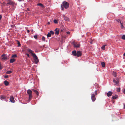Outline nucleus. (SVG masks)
Segmentation results:
<instances>
[{"label":"nucleus","mask_w":125,"mask_h":125,"mask_svg":"<svg viewBox=\"0 0 125 125\" xmlns=\"http://www.w3.org/2000/svg\"><path fill=\"white\" fill-rule=\"evenodd\" d=\"M114 83H115L116 84H118L119 83V79L117 78H115V79H113V80Z\"/></svg>","instance_id":"0eeeda50"},{"label":"nucleus","mask_w":125,"mask_h":125,"mask_svg":"<svg viewBox=\"0 0 125 125\" xmlns=\"http://www.w3.org/2000/svg\"><path fill=\"white\" fill-rule=\"evenodd\" d=\"M117 92H119L120 91V88H118L117 89Z\"/></svg>","instance_id":"473e14b6"},{"label":"nucleus","mask_w":125,"mask_h":125,"mask_svg":"<svg viewBox=\"0 0 125 125\" xmlns=\"http://www.w3.org/2000/svg\"><path fill=\"white\" fill-rule=\"evenodd\" d=\"M34 37L35 39H36L37 38V35H35L34 36Z\"/></svg>","instance_id":"72a5a7b5"},{"label":"nucleus","mask_w":125,"mask_h":125,"mask_svg":"<svg viewBox=\"0 0 125 125\" xmlns=\"http://www.w3.org/2000/svg\"><path fill=\"white\" fill-rule=\"evenodd\" d=\"M55 33L56 34H58L59 33V31L57 28H56L55 30Z\"/></svg>","instance_id":"a211bd4d"},{"label":"nucleus","mask_w":125,"mask_h":125,"mask_svg":"<svg viewBox=\"0 0 125 125\" xmlns=\"http://www.w3.org/2000/svg\"><path fill=\"white\" fill-rule=\"evenodd\" d=\"M70 32L69 31H67V33L68 34H70Z\"/></svg>","instance_id":"4c0bfd02"},{"label":"nucleus","mask_w":125,"mask_h":125,"mask_svg":"<svg viewBox=\"0 0 125 125\" xmlns=\"http://www.w3.org/2000/svg\"><path fill=\"white\" fill-rule=\"evenodd\" d=\"M49 32H50V34H51H51L52 35V34H54V32L53 31H50Z\"/></svg>","instance_id":"bb28decb"},{"label":"nucleus","mask_w":125,"mask_h":125,"mask_svg":"<svg viewBox=\"0 0 125 125\" xmlns=\"http://www.w3.org/2000/svg\"><path fill=\"white\" fill-rule=\"evenodd\" d=\"M55 23H58L57 21L56 20H54L53 21Z\"/></svg>","instance_id":"7c9ffc66"},{"label":"nucleus","mask_w":125,"mask_h":125,"mask_svg":"<svg viewBox=\"0 0 125 125\" xmlns=\"http://www.w3.org/2000/svg\"><path fill=\"white\" fill-rule=\"evenodd\" d=\"M27 32L28 33H29L30 32V31L29 30H27Z\"/></svg>","instance_id":"79ce46f5"},{"label":"nucleus","mask_w":125,"mask_h":125,"mask_svg":"<svg viewBox=\"0 0 125 125\" xmlns=\"http://www.w3.org/2000/svg\"><path fill=\"white\" fill-rule=\"evenodd\" d=\"M76 56L78 57H81L82 55L81 52L80 51H78L77 52Z\"/></svg>","instance_id":"9d476101"},{"label":"nucleus","mask_w":125,"mask_h":125,"mask_svg":"<svg viewBox=\"0 0 125 125\" xmlns=\"http://www.w3.org/2000/svg\"><path fill=\"white\" fill-rule=\"evenodd\" d=\"M91 99L93 102H94L96 99L95 95L94 94H92L91 95Z\"/></svg>","instance_id":"6e6552de"},{"label":"nucleus","mask_w":125,"mask_h":125,"mask_svg":"<svg viewBox=\"0 0 125 125\" xmlns=\"http://www.w3.org/2000/svg\"><path fill=\"white\" fill-rule=\"evenodd\" d=\"M8 77V76H5V78H7Z\"/></svg>","instance_id":"c03bdc74"},{"label":"nucleus","mask_w":125,"mask_h":125,"mask_svg":"<svg viewBox=\"0 0 125 125\" xmlns=\"http://www.w3.org/2000/svg\"><path fill=\"white\" fill-rule=\"evenodd\" d=\"M33 31V30H31V31Z\"/></svg>","instance_id":"49530a36"},{"label":"nucleus","mask_w":125,"mask_h":125,"mask_svg":"<svg viewBox=\"0 0 125 125\" xmlns=\"http://www.w3.org/2000/svg\"><path fill=\"white\" fill-rule=\"evenodd\" d=\"M15 61V59L14 58L11 59L10 60V63H12Z\"/></svg>","instance_id":"f3484780"},{"label":"nucleus","mask_w":125,"mask_h":125,"mask_svg":"<svg viewBox=\"0 0 125 125\" xmlns=\"http://www.w3.org/2000/svg\"><path fill=\"white\" fill-rule=\"evenodd\" d=\"M73 45L74 47L76 48L79 47L80 46V45L79 43H76L75 42H73Z\"/></svg>","instance_id":"423d86ee"},{"label":"nucleus","mask_w":125,"mask_h":125,"mask_svg":"<svg viewBox=\"0 0 125 125\" xmlns=\"http://www.w3.org/2000/svg\"><path fill=\"white\" fill-rule=\"evenodd\" d=\"M95 95H97V90H96L95 91Z\"/></svg>","instance_id":"f704fd0d"},{"label":"nucleus","mask_w":125,"mask_h":125,"mask_svg":"<svg viewBox=\"0 0 125 125\" xmlns=\"http://www.w3.org/2000/svg\"><path fill=\"white\" fill-rule=\"evenodd\" d=\"M8 3L7 4H10L13 6L14 5V3L10 0H7Z\"/></svg>","instance_id":"9b49d317"},{"label":"nucleus","mask_w":125,"mask_h":125,"mask_svg":"<svg viewBox=\"0 0 125 125\" xmlns=\"http://www.w3.org/2000/svg\"><path fill=\"white\" fill-rule=\"evenodd\" d=\"M0 98L1 100H6V97L4 95H2L0 96Z\"/></svg>","instance_id":"dca6fc26"},{"label":"nucleus","mask_w":125,"mask_h":125,"mask_svg":"<svg viewBox=\"0 0 125 125\" xmlns=\"http://www.w3.org/2000/svg\"><path fill=\"white\" fill-rule=\"evenodd\" d=\"M107 45V44H105V45H103L102 47L101 48L102 49L104 50H105V46H106Z\"/></svg>","instance_id":"b1692460"},{"label":"nucleus","mask_w":125,"mask_h":125,"mask_svg":"<svg viewBox=\"0 0 125 125\" xmlns=\"http://www.w3.org/2000/svg\"><path fill=\"white\" fill-rule=\"evenodd\" d=\"M62 17L63 18L65 21H69L70 20L69 19L67 16H66L64 15H62Z\"/></svg>","instance_id":"1a4fd4ad"},{"label":"nucleus","mask_w":125,"mask_h":125,"mask_svg":"<svg viewBox=\"0 0 125 125\" xmlns=\"http://www.w3.org/2000/svg\"><path fill=\"white\" fill-rule=\"evenodd\" d=\"M17 42H18L17 43L18 45V46L19 47V46H20L21 45V44L20 43V42L19 41H17Z\"/></svg>","instance_id":"c756f323"},{"label":"nucleus","mask_w":125,"mask_h":125,"mask_svg":"<svg viewBox=\"0 0 125 125\" xmlns=\"http://www.w3.org/2000/svg\"><path fill=\"white\" fill-rule=\"evenodd\" d=\"M50 23V22H48V24H49Z\"/></svg>","instance_id":"37998d69"},{"label":"nucleus","mask_w":125,"mask_h":125,"mask_svg":"<svg viewBox=\"0 0 125 125\" xmlns=\"http://www.w3.org/2000/svg\"><path fill=\"white\" fill-rule=\"evenodd\" d=\"M124 109H125V104H124Z\"/></svg>","instance_id":"58836bf2"},{"label":"nucleus","mask_w":125,"mask_h":125,"mask_svg":"<svg viewBox=\"0 0 125 125\" xmlns=\"http://www.w3.org/2000/svg\"><path fill=\"white\" fill-rule=\"evenodd\" d=\"M31 90L34 92L36 94L37 96H39V93L38 91L33 89H31Z\"/></svg>","instance_id":"4468645a"},{"label":"nucleus","mask_w":125,"mask_h":125,"mask_svg":"<svg viewBox=\"0 0 125 125\" xmlns=\"http://www.w3.org/2000/svg\"><path fill=\"white\" fill-rule=\"evenodd\" d=\"M117 96L116 95H115V96H113L112 97V98L113 99H115L117 98Z\"/></svg>","instance_id":"5701e85b"},{"label":"nucleus","mask_w":125,"mask_h":125,"mask_svg":"<svg viewBox=\"0 0 125 125\" xmlns=\"http://www.w3.org/2000/svg\"><path fill=\"white\" fill-rule=\"evenodd\" d=\"M69 6V4L68 3L64 1L63 2L62 5H61V9L62 10H63L64 8L65 9L68 8Z\"/></svg>","instance_id":"f03ea898"},{"label":"nucleus","mask_w":125,"mask_h":125,"mask_svg":"<svg viewBox=\"0 0 125 125\" xmlns=\"http://www.w3.org/2000/svg\"><path fill=\"white\" fill-rule=\"evenodd\" d=\"M2 60H7L8 59V57L6 54H3L1 55Z\"/></svg>","instance_id":"39448f33"},{"label":"nucleus","mask_w":125,"mask_h":125,"mask_svg":"<svg viewBox=\"0 0 125 125\" xmlns=\"http://www.w3.org/2000/svg\"><path fill=\"white\" fill-rule=\"evenodd\" d=\"M42 40L43 41H45V38L43 36L42 38Z\"/></svg>","instance_id":"2f4dec72"},{"label":"nucleus","mask_w":125,"mask_h":125,"mask_svg":"<svg viewBox=\"0 0 125 125\" xmlns=\"http://www.w3.org/2000/svg\"><path fill=\"white\" fill-rule=\"evenodd\" d=\"M19 1H22V0H18Z\"/></svg>","instance_id":"a18cd8bd"},{"label":"nucleus","mask_w":125,"mask_h":125,"mask_svg":"<svg viewBox=\"0 0 125 125\" xmlns=\"http://www.w3.org/2000/svg\"><path fill=\"white\" fill-rule=\"evenodd\" d=\"M122 39L125 40V35H124L122 37Z\"/></svg>","instance_id":"cd10ccee"},{"label":"nucleus","mask_w":125,"mask_h":125,"mask_svg":"<svg viewBox=\"0 0 125 125\" xmlns=\"http://www.w3.org/2000/svg\"><path fill=\"white\" fill-rule=\"evenodd\" d=\"M124 93L125 94V88L124 90Z\"/></svg>","instance_id":"a19ab883"},{"label":"nucleus","mask_w":125,"mask_h":125,"mask_svg":"<svg viewBox=\"0 0 125 125\" xmlns=\"http://www.w3.org/2000/svg\"><path fill=\"white\" fill-rule=\"evenodd\" d=\"M116 21L118 22H120L121 25V29H123V28H125L124 26L123 25V21H121L119 19H117L116 20Z\"/></svg>","instance_id":"20e7f679"},{"label":"nucleus","mask_w":125,"mask_h":125,"mask_svg":"<svg viewBox=\"0 0 125 125\" xmlns=\"http://www.w3.org/2000/svg\"><path fill=\"white\" fill-rule=\"evenodd\" d=\"M113 94V92L111 91H109L106 94L107 96L109 97L111 96Z\"/></svg>","instance_id":"ddd939ff"},{"label":"nucleus","mask_w":125,"mask_h":125,"mask_svg":"<svg viewBox=\"0 0 125 125\" xmlns=\"http://www.w3.org/2000/svg\"><path fill=\"white\" fill-rule=\"evenodd\" d=\"M38 6H40L41 7L43 8V6L42 4L41 3H38L37 4Z\"/></svg>","instance_id":"4be33fe9"},{"label":"nucleus","mask_w":125,"mask_h":125,"mask_svg":"<svg viewBox=\"0 0 125 125\" xmlns=\"http://www.w3.org/2000/svg\"><path fill=\"white\" fill-rule=\"evenodd\" d=\"M12 73V72L11 71H7L6 73L8 74H10Z\"/></svg>","instance_id":"a878e982"},{"label":"nucleus","mask_w":125,"mask_h":125,"mask_svg":"<svg viewBox=\"0 0 125 125\" xmlns=\"http://www.w3.org/2000/svg\"><path fill=\"white\" fill-rule=\"evenodd\" d=\"M72 53L73 54V56H76L77 52L76 51L74 50V51H73L72 52Z\"/></svg>","instance_id":"2eb2a0df"},{"label":"nucleus","mask_w":125,"mask_h":125,"mask_svg":"<svg viewBox=\"0 0 125 125\" xmlns=\"http://www.w3.org/2000/svg\"><path fill=\"white\" fill-rule=\"evenodd\" d=\"M2 68V67L1 66V64L0 63V70H1Z\"/></svg>","instance_id":"e433bc0d"},{"label":"nucleus","mask_w":125,"mask_h":125,"mask_svg":"<svg viewBox=\"0 0 125 125\" xmlns=\"http://www.w3.org/2000/svg\"><path fill=\"white\" fill-rule=\"evenodd\" d=\"M102 66L103 67H104L105 66V63L104 62H102L101 63Z\"/></svg>","instance_id":"412c9836"},{"label":"nucleus","mask_w":125,"mask_h":125,"mask_svg":"<svg viewBox=\"0 0 125 125\" xmlns=\"http://www.w3.org/2000/svg\"><path fill=\"white\" fill-rule=\"evenodd\" d=\"M4 83L5 85L6 86H7L9 84V82H8V81H4Z\"/></svg>","instance_id":"6ab92c4d"},{"label":"nucleus","mask_w":125,"mask_h":125,"mask_svg":"<svg viewBox=\"0 0 125 125\" xmlns=\"http://www.w3.org/2000/svg\"><path fill=\"white\" fill-rule=\"evenodd\" d=\"M10 101L12 103H14L15 101L14 100V98L12 96H11L10 98Z\"/></svg>","instance_id":"f8f14e48"},{"label":"nucleus","mask_w":125,"mask_h":125,"mask_svg":"<svg viewBox=\"0 0 125 125\" xmlns=\"http://www.w3.org/2000/svg\"><path fill=\"white\" fill-rule=\"evenodd\" d=\"M27 93L29 95V101H30L32 99V91L30 89H28L27 91Z\"/></svg>","instance_id":"7ed1b4c3"},{"label":"nucleus","mask_w":125,"mask_h":125,"mask_svg":"<svg viewBox=\"0 0 125 125\" xmlns=\"http://www.w3.org/2000/svg\"><path fill=\"white\" fill-rule=\"evenodd\" d=\"M47 36L48 37H50L51 36V34L50 32H49L47 34Z\"/></svg>","instance_id":"393cba45"},{"label":"nucleus","mask_w":125,"mask_h":125,"mask_svg":"<svg viewBox=\"0 0 125 125\" xmlns=\"http://www.w3.org/2000/svg\"><path fill=\"white\" fill-rule=\"evenodd\" d=\"M28 51L31 53L32 56L33 57L35 63L36 64L38 63L39 62V60L36 54L35 53H33V52L30 49H28Z\"/></svg>","instance_id":"f257e3e1"},{"label":"nucleus","mask_w":125,"mask_h":125,"mask_svg":"<svg viewBox=\"0 0 125 125\" xmlns=\"http://www.w3.org/2000/svg\"><path fill=\"white\" fill-rule=\"evenodd\" d=\"M26 55H27V56L28 57H30V55H29V54H28V53H27L26 54Z\"/></svg>","instance_id":"c9c22d12"},{"label":"nucleus","mask_w":125,"mask_h":125,"mask_svg":"<svg viewBox=\"0 0 125 125\" xmlns=\"http://www.w3.org/2000/svg\"><path fill=\"white\" fill-rule=\"evenodd\" d=\"M112 74L113 76L115 77H116L117 76L116 73L114 72H113L112 73Z\"/></svg>","instance_id":"aec40b11"},{"label":"nucleus","mask_w":125,"mask_h":125,"mask_svg":"<svg viewBox=\"0 0 125 125\" xmlns=\"http://www.w3.org/2000/svg\"><path fill=\"white\" fill-rule=\"evenodd\" d=\"M2 18V16L1 15H0V20Z\"/></svg>","instance_id":"ea45409f"},{"label":"nucleus","mask_w":125,"mask_h":125,"mask_svg":"<svg viewBox=\"0 0 125 125\" xmlns=\"http://www.w3.org/2000/svg\"><path fill=\"white\" fill-rule=\"evenodd\" d=\"M17 56V55L16 54H14L12 56V58H15Z\"/></svg>","instance_id":"c85d7f7f"}]
</instances>
